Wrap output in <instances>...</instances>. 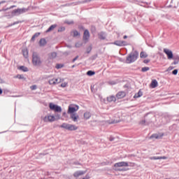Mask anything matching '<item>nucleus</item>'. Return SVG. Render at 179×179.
<instances>
[{
  "mask_svg": "<svg viewBox=\"0 0 179 179\" xmlns=\"http://www.w3.org/2000/svg\"><path fill=\"white\" fill-rule=\"evenodd\" d=\"M56 119L60 120V115H56L55 116L51 115H46L43 118V121L46 123L47 122H53L56 120Z\"/></svg>",
  "mask_w": 179,
  "mask_h": 179,
  "instance_id": "f257e3e1",
  "label": "nucleus"
},
{
  "mask_svg": "<svg viewBox=\"0 0 179 179\" xmlns=\"http://www.w3.org/2000/svg\"><path fill=\"white\" fill-rule=\"evenodd\" d=\"M59 127L71 131L78 130V127L76 125L72 124H68V123H62Z\"/></svg>",
  "mask_w": 179,
  "mask_h": 179,
  "instance_id": "f03ea898",
  "label": "nucleus"
},
{
  "mask_svg": "<svg viewBox=\"0 0 179 179\" xmlns=\"http://www.w3.org/2000/svg\"><path fill=\"white\" fill-rule=\"evenodd\" d=\"M32 64L34 66H40L42 64L41 58L36 52H33L32 54Z\"/></svg>",
  "mask_w": 179,
  "mask_h": 179,
  "instance_id": "7ed1b4c3",
  "label": "nucleus"
},
{
  "mask_svg": "<svg viewBox=\"0 0 179 179\" xmlns=\"http://www.w3.org/2000/svg\"><path fill=\"white\" fill-rule=\"evenodd\" d=\"M114 166H115V168L117 169V171H127L125 169H120V167H128L129 164L127 162H122L116 163L114 165Z\"/></svg>",
  "mask_w": 179,
  "mask_h": 179,
  "instance_id": "20e7f679",
  "label": "nucleus"
},
{
  "mask_svg": "<svg viewBox=\"0 0 179 179\" xmlns=\"http://www.w3.org/2000/svg\"><path fill=\"white\" fill-rule=\"evenodd\" d=\"M49 108L54 111L55 113H62V108L61 106H59L58 105L54 104L53 103H49Z\"/></svg>",
  "mask_w": 179,
  "mask_h": 179,
  "instance_id": "39448f33",
  "label": "nucleus"
},
{
  "mask_svg": "<svg viewBox=\"0 0 179 179\" xmlns=\"http://www.w3.org/2000/svg\"><path fill=\"white\" fill-rule=\"evenodd\" d=\"M138 57V54L137 52L136 53H131L129 56L127 58V63L131 64L134 62H135Z\"/></svg>",
  "mask_w": 179,
  "mask_h": 179,
  "instance_id": "423d86ee",
  "label": "nucleus"
},
{
  "mask_svg": "<svg viewBox=\"0 0 179 179\" xmlns=\"http://www.w3.org/2000/svg\"><path fill=\"white\" fill-rule=\"evenodd\" d=\"M79 110V106L78 105H70L68 109V114H75Z\"/></svg>",
  "mask_w": 179,
  "mask_h": 179,
  "instance_id": "0eeeda50",
  "label": "nucleus"
},
{
  "mask_svg": "<svg viewBox=\"0 0 179 179\" xmlns=\"http://www.w3.org/2000/svg\"><path fill=\"white\" fill-rule=\"evenodd\" d=\"M63 81H64V79H62L60 78H52L51 80H49L48 83L49 85H58L59 83H62V82Z\"/></svg>",
  "mask_w": 179,
  "mask_h": 179,
  "instance_id": "6e6552de",
  "label": "nucleus"
},
{
  "mask_svg": "<svg viewBox=\"0 0 179 179\" xmlns=\"http://www.w3.org/2000/svg\"><path fill=\"white\" fill-rule=\"evenodd\" d=\"M163 52L166 54L167 56L168 59H173V53L171 50L164 48L163 50Z\"/></svg>",
  "mask_w": 179,
  "mask_h": 179,
  "instance_id": "1a4fd4ad",
  "label": "nucleus"
},
{
  "mask_svg": "<svg viewBox=\"0 0 179 179\" xmlns=\"http://www.w3.org/2000/svg\"><path fill=\"white\" fill-rule=\"evenodd\" d=\"M86 172H87V171H76L73 173V177L76 178H78L80 176H82L85 175L86 173Z\"/></svg>",
  "mask_w": 179,
  "mask_h": 179,
  "instance_id": "9d476101",
  "label": "nucleus"
},
{
  "mask_svg": "<svg viewBox=\"0 0 179 179\" xmlns=\"http://www.w3.org/2000/svg\"><path fill=\"white\" fill-rule=\"evenodd\" d=\"M70 117L74 122H78V120H79V115H78V113L70 114Z\"/></svg>",
  "mask_w": 179,
  "mask_h": 179,
  "instance_id": "9b49d317",
  "label": "nucleus"
},
{
  "mask_svg": "<svg viewBox=\"0 0 179 179\" xmlns=\"http://www.w3.org/2000/svg\"><path fill=\"white\" fill-rule=\"evenodd\" d=\"M126 96V92L124 91H120L116 94L117 99H122Z\"/></svg>",
  "mask_w": 179,
  "mask_h": 179,
  "instance_id": "f8f14e48",
  "label": "nucleus"
},
{
  "mask_svg": "<svg viewBox=\"0 0 179 179\" xmlns=\"http://www.w3.org/2000/svg\"><path fill=\"white\" fill-rule=\"evenodd\" d=\"M113 44L117 46H125L127 45V42L124 41H116L113 43Z\"/></svg>",
  "mask_w": 179,
  "mask_h": 179,
  "instance_id": "ddd939ff",
  "label": "nucleus"
},
{
  "mask_svg": "<svg viewBox=\"0 0 179 179\" xmlns=\"http://www.w3.org/2000/svg\"><path fill=\"white\" fill-rule=\"evenodd\" d=\"M90 38L89 30L85 29L83 34V40L87 41Z\"/></svg>",
  "mask_w": 179,
  "mask_h": 179,
  "instance_id": "4468645a",
  "label": "nucleus"
},
{
  "mask_svg": "<svg viewBox=\"0 0 179 179\" xmlns=\"http://www.w3.org/2000/svg\"><path fill=\"white\" fill-rule=\"evenodd\" d=\"M158 86V82L157 80H152L151 81V84H150V87H151V89H155V87H157Z\"/></svg>",
  "mask_w": 179,
  "mask_h": 179,
  "instance_id": "2eb2a0df",
  "label": "nucleus"
},
{
  "mask_svg": "<svg viewBox=\"0 0 179 179\" xmlns=\"http://www.w3.org/2000/svg\"><path fill=\"white\" fill-rule=\"evenodd\" d=\"M107 101L108 103L115 102L116 101V97L115 96H109L107 97Z\"/></svg>",
  "mask_w": 179,
  "mask_h": 179,
  "instance_id": "dca6fc26",
  "label": "nucleus"
},
{
  "mask_svg": "<svg viewBox=\"0 0 179 179\" xmlns=\"http://www.w3.org/2000/svg\"><path fill=\"white\" fill-rule=\"evenodd\" d=\"M57 27V24H54L53 25H50V27L48 28V29L45 32L49 33V32L53 31Z\"/></svg>",
  "mask_w": 179,
  "mask_h": 179,
  "instance_id": "f3484780",
  "label": "nucleus"
},
{
  "mask_svg": "<svg viewBox=\"0 0 179 179\" xmlns=\"http://www.w3.org/2000/svg\"><path fill=\"white\" fill-rule=\"evenodd\" d=\"M167 157H151L150 159L151 160H158V159H167Z\"/></svg>",
  "mask_w": 179,
  "mask_h": 179,
  "instance_id": "a211bd4d",
  "label": "nucleus"
},
{
  "mask_svg": "<svg viewBox=\"0 0 179 179\" xmlns=\"http://www.w3.org/2000/svg\"><path fill=\"white\" fill-rule=\"evenodd\" d=\"M47 44V41L45 38H42L39 41V45L41 47L45 46Z\"/></svg>",
  "mask_w": 179,
  "mask_h": 179,
  "instance_id": "6ab92c4d",
  "label": "nucleus"
},
{
  "mask_svg": "<svg viewBox=\"0 0 179 179\" xmlns=\"http://www.w3.org/2000/svg\"><path fill=\"white\" fill-rule=\"evenodd\" d=\"M17 15H20V10H19V8L14 9L12 11V15L13 16H15Z\"/></svg>",
  "mask_w": 179,
  "mask_h": 179,
  "instance_id": "aec40b11",
  "label": "nucleus"
},
{
  "mask_svg": "<svg viewBox=\"0 0 179 179\" xmlns=\"http://www.w3.org/2000/svg\"><path fill=\"white\" fill-rule=\"evenodd\" d=\"M22 55H24V57L27 58L29 56V51L27 48L22 49Z\"/></svg>",
  "mask_w": 179,
  "mask_h": 179,
  "instance_id": "412c9836",
  "label": "nucleus"
},
{
  "mask_svg": "<svg viewBox=\"0 0 179 179\" xmlns=\"http://www.w3.org/2000/svg\"><path fill=\"white\" fill-rule=\"evenodd\" d=\"M91 117V113L90 112H85L84 113V119L85 120H89Z\"/></svg>",
  "mask_w": 179,
  "mask_h": 179,
  "instance_id": "4be33fe9",
  "label": "nucleus"
},
{
  "mask_svg": "<svg viewBox=\"0 0 179 179\" xmlns=\"http://www.w3.org/2000/svg\"><path fill=\"white\" fill-rule=\"evenodd\" d=\"M57 56V54L56 52H52L48 55V58L52 59L56 58Z\"/></svg>",
  "mask_w": 179,
  "mask_h": 179,
  "instance_id": "5701e85b",
  "label": "nucleus"
},
{
  "mask_svg": "<svg viewBox=\"0 0 179 179\" xmlns=\"http://www.w3.org/2000/svg\"><path fill=\"white\" fill-rule=\"evenodd\" d=\"M162 136H159L157 134H153L151 135L150 138H155V139H158L162 138Z\"/></svg>",
  "mask_w": 179,
  "mask_h": 179,
  "instance_id": "b1692460",
  "label": "nucleus"
},
{
  "mask_svg": "<svg viewBox=\"0 0 179 179\" xmlns=\"http://www.w3.org/2000/svg\"><path fill=\"white\" fill-rule=\"evenodd\" d=\"M18 69H20L24 72H27L29 71L28 68H27L26 66H20V68H18Z\"/></svg>",
  "mask_w": 179,
  "mask_h": 179,
  "instance_id": "393cba45",
  "label": "nucleus"
},
{
  "mask_svg": "<svg viewBox=\"0 0 179 179\" xmlns=\"http://www.w3.org/2000/svg\"><path fill=\"white\" fill-rule=\"evenodd\" d=\"M143 96V92L141 91H139L138 94H136L134 96L135 99L140 98Z\"/></svg>",
  "mask_w": 179,
  "mask_h": 179,
  "instance_id": "a878e982",
  "label": "nucleus"
},
{
  "mask_svg": "<svg viewBox=\"0 0 179 179\" xmlns=\"http://www.w3.org/2000/svg\"><path fill=\"white\" fill-rule=\"evenodd\" d=\"M147 57H148V55H147L146 52H141L140 53V57H141V58H146Z\"/></svg>",
  "mask_w": 179,
  "mask_h": 179,
  "instance_id": "bb28decb",
  "label": "nucleus"
},
{
  "mask_svg": "<svg viewBox=\"0 0 179 179\" xmlns=\"http://www.w3.org/2000/svg\"><path fill=\"white\" fill-rule=\"evenodd\" d=\"M66 30L65 27H60V28H59V29H57L58 32H62Z\"/></svg>",
  "mask_w": 179,
  "mask_h": 179,
  "instance_id": "cd10ccee",
  "label": "nucleus"
},
{
  "mask_svg": "<svg viewBox=\"0 0 179 179\" xmlns=\"http://www.w3.org/2000/svg\"><path fill=\"white\" fill-rule=\"evenodd\" d=\"M14 78H18V79H24V77L23 76V75H20V74H18V75L14 76Z\"/></svg>",
  "mask_w": 179,
  "mask_h": 179,
  "instance_id": "c85d7f7f",
  "label": "nucleus"
},
{
  "mask_svg": "<svg viewBox=\"0 0 179 179\" xmlns=\"http://www.w3.org/2000/svg\"><path fill=\"white\" fill-rule=\"evenodd\" d=\"M94 74H95V72H94V71H88L87 72V75H88V76H93V75H94Z\"/></svg>",
  "mask_w": 179,
  "mask_h": 179,
  "instance_id": "c756f323",
  "label": "nucleus"
},
{
  "mask_svg": "<svg viewBox=\"0 0 179 179\" xmlns=\"http://www.w3.org/2000/svg\"><path fill=\"white\" fill-rule=\"evenodd\" d=\"M73 37H77L78 36H79V32H78V31H73Z\"/></svg>",
  "mask_w": 179,
  "mask_h": 179,
  "instance_id": "7c9ffc66",
  "label": "nucleus"
},
{
  "mask_svg": "<svg viewBox=\"0 0 179 179\" xmlns=\"http://www.w3.org/2000/svg\"><path fill=\"white\" fill-rule=\"evenodd\" d=\"M150 70L149 67H143V69H141V71L143 72H145Z\"/></svg>",
  "mask_w": 179,
  "mask_h": 179,
  "instance_id": "2f4dec72",
  "label": "nucleus"
},
{
  "mask_svg": "<svg viewBox=\"0 0 179 179\" xmlns=\"http://www.w3.org/2000/svg\"><path fill=\"white\" fill-rule=\"evenodd\" d=\"M68 86V83H62L61 84V87H66Z\"/></svg>",
  "mask_w": 179,
  "mask_h": 179,
  "instance_id": "473e14b6",
  "label": "nucleus"
},
{
  "mask_svg": "<svg viewBox=\"0 0 179 179\" xmlns=\"http://www.w3.org/2000/svg\"><path fill=\"white\" fill-rule=\"evenodd\" d=\"M22 13H24L29 10V8H21Z\"/></svg>",
  "mask_w": 179,
  "mask_h": 179,
  "instance_id": "72a5a7b5",
  "label": "nucleus"
},
{
  "mask_svg": "<svg viewBox=\"0 0 179 179\" xmlns=\"http://www.w3.org/2000/svg\"><path fill=\"white\" fill-rule=\"evenodd\" d=\"M63 66H64V65H62V64H57L55 68L59 69L62 68Z\"/></svg>",
  "mask_w": 179,
  "mask_h": 179,
  "instance_id": "f704fd0d",
  "label": "nucleus"
},
{
  "mask_svg": "<svg viewBox=\"0 0 179 179\" xmlns=\"http://www.w3.org/2000/svg\"><path fill=\"white\" fill-rule=\"evenodd\" d=\"M31 90H36L37 89L36 85H32L30 87Z\"/></svg>",
  "mask_w": 179,
  "mask_h": 179,
  "instance_id": "c9c22d12",
  "label": "nucleus"
},
{
  "mask_svg": "<svg viewBox=\"0 0 179 179\" xmlns=\"http://www.w3.org/2000/svg\"><path fill=\"white\" fill-rule=\"evenodd\" d=\"M90 176L89 174H87L85 177H83V178H80V179H90Z\"/></svg>",
  "mask_w": 179,
  "mask_h": 179,
  "instance_id": "e433bc0d",
  "label": "nucleus"
},
{
  "mask_svg": "<svg viewBox=\"0 0 179 179\" xmlns=\"http://www.w3.org/2000/svg\"><path fill=\"white\" fill-rule=\"evenodd\" d=\"M178 71L177 69H175V70H173V71H172V73H173V75H177V74H178Z\"/></svg>",
  "mask_w": 179,
  "mask_h": 179,
  "instance_id": "4c0bfd02",
  "label": "nucleus"
},
{
  "mask_svg": "<svg viewBox=\"0 0 179 179\" xmlns=\"http://www.w3.org/2000/svg\"><path fill=\"white\" fill-rule=\"evenodd\" d=\"M41 35V33H36L34 36H35V38L38 37Z\"/></svg>",
  "mask_w": 179,
  "mask_h": 179,
  "instance_id": "58836bf2",
  "label": "nucleus"
},
{
  "mask_svg": "<svg viewBox=\"0 0 179 179\" xmlns=\"http://www.w3.org/2000/svg\"><path fill=\"white\" fill-rule=\"evenodd\" d=\"M150 62V59H145L143 62H144L145 64H148V63H149Z\"/></svg>",
  "mask_w": 179,
  "mask_h": 179,
  "instance_id": "ea45409f",
  "label": "nucleus"
},
{
  "mask_svg": "<svg viewBox=\"0 0 179 179\" xmlns=\"http://www.w3.org/2000/svg\"><path fill=\"white\" fill-rule=\"evenodd\" d=\"M78 58H79V56H77L76 58L73 59V62H75Z\"/></svg>",
  "mask_w": 179,
  "mask_h": 179,
  "instance_id": "a19ab883",
  "label": "nucleus"
},
{
  "mask_svg": "<svg viewBox=\"0 0 179 179\" xmlns=\"http://www.w3.org/2000/svg\"><path fill=\"white\" fill-rule=\"evenodd\" d=\"M118 122H119V121H117V120H114V121L111 122L110 123H111V124H115V123H118Z\"/></svg>",
  "mask_w": 179,
  "mask_h": 179,
  "instance_id": "79ce46f5",
  "label": "nucleus"
},
{
  "mask_svg": "<svg viewBox=\"0 0 179 179\" xmlns=\"http://www.w3.org/2000/svg\"><path fill=\"white\" fill-rule=\"evenodd\" d=\"M80 45H80V44H79V43H76L75 46H76V48H79V47H80Z\"/></svg>",
  "mask_w": 179,
  "mask_h": 179,
  "instance_id": "37998d69",
  "label": "nucleus"
},
{
  "mask_svg": "<svg viewBox=\"0 0 179 179\" xmlns=\"http://www.w3.org/2000/svg\"><path fill=\"white\" fill-rule=\"evenodd\" d=\"M141 124H145V120H142L141 122Z\"/></svg>",
  "mask_w": 179,
  "mask_h": 179,
  "instance_id": "c03bdc74",
  "label": "nucleus"
},
{
  "mask_svg": "<svg viewBox=\"0 0 179 179\" xmlns=\"http://www.w3.org/2000/svg\"><path fill=\"white\" fill-rule=\"evenodd\" d=\"M35 38H36V37H35L34 36H33L31 37V41H35Z\"/></svg>",
  "mask_w": 179,
  "mask_h": 179,
  "instance_id": "a18cd8bd",
  "label": "nucleus"
},
{
  "mask_svg": "<svg viewBox=\"0 0 179 179\" xmlns=\"http://www.w3.org/2000/svg\"><path fill=\"white\" fill-rule=\"evenodd\" d=\"M178 64V62H176V61L173 62V64H174V65Z\"/></svg>",
  "mask_w": 179,
  "mask_h": 179,
  "instance_id": "49530a36",
  "label": "nucleus"
},
{
  "mask_svg": "<svg viewBox=\"0 0 179 179\" xmlns=\"http://www.w3.org/2000/svg\"><path fill=\"white\" fill-rule=\"evenodd\" d=\"M18 9H19V10H20V14H22L23 12L22 11V9H21V8H18Z\"/></svg>",
  "mask_w": 179,
  "mask_h": 179,
  "instance_id": "de8ad7c7",
  "label": "nucleus"
},
{
  "mask_svg": "<svg viewBox=\"0 0 179 179\" xmlns=\"http://www.w3.org/2000/svg\"><path fill=\"white\" fill-rule=\"evenodd\" d=\"M100 38L102 39V40H104V39L106 38V37H105V36H100Z\"/></svg>",
  "mask_w": 179,
  "mask_h": 179,
  "instance_id": "09e8293b",
  "label": "nucleus"
},
{
  "mask_svg": "<svg viewBox=\"0 0 179 179\" xmlns=\"http://www.w3.org/2000/svg\"><path fill=\"white\" fill-rule=\"evenodd\" d=\"M3 90L0 88V94H2Z\"/></svg>",
  "mask_w": 179,
  "mask_h": 179,
  "instance_id": "8fccbe9b",
  "label": "nucleus"
},
{
  "mask_svg": "<svg viewBox=\"0 0 179 179\" xmlns=\"http://www.w3.org/2000/svg\"><path fill=\"white\" fill-rule=\"evenodd\" d=\"M16 7V6H12L11 7H10V8H15Z\"/></svg>",
  "mask_w": 179,
  "mask_h": 179,
  "instance_id": "3c124183",
  "label": "nucleus"
},
{
  "mask_svg": "<svg viewBox=\"0 0 179 179\" xmlns=\"http://www.w3.org/2000/svg\"><path fill=\"white\" fill-rule=\"evenodd\" d=\"M126 38H127V36H124V39H126Z\"/></svg>",
  "mask_w": 179,
  "mask_h": 179,
  "instance_id": "603ef678",
  "label": "nucleus"
},
{
  "mask_svg": "<svg viewBox=\"0 0 179 179\" xmlns=\"http://www.w3.org/2000/svg\"><path fill=\"white\" fill-rule=\"evenodd\" d=\"M2 82V79L0 78V83H1Z\"/></svg>",
  "mask_w": 179,
  "mask_h": 179,
  "instance_id": "864d4df0",
  "label": "nucleus"
},
{
  "mask_svg": "<svg viewBox=\"0 0 179 179\" xmlns=\"http://www.w3.org/2000/svg\"><path fill=\"white\" fill-rule=\"evenodd\" d=\"M166 179H169V178H166Z\"/></svg>",
  "mask_w": 179,
  "mask_h": 179,
  "instance_id": "5fc2aeb1",
  "label": "nucleus"
}]
</instances>
